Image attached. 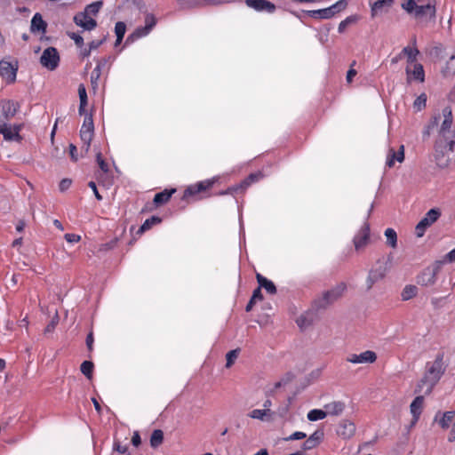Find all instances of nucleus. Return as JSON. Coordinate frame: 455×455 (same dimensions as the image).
I'll use <instances>...</instances> for the list:
<instances>
[{
  "label": "nucleus",
  "mask_w": 455,
  "mask_h": 455,
  "mask_svg": "<svg viewBox=\"0 0 455 455\" xmlns=\"http://www.w3.org/2000/svg\"><path fill=\"white\" fill-rule=\"evenodd\" d=\"M451 108L445 107L442 113L435 115L424 129L423 139L428 138L434 129L437 130L435 141V159L440 168H447L455 164V129H452Z\"/></svg>",
  "instance_id": "obj_1"
},
{
  "label": "nucleus",
  "mask_w": 455,
  "mask_h": 455,
  "mask_svg": "<svg viewBox=\"0 0 455 455\" xmlns=\"http://www.w3.org/2000/svg\"><path fill=\"white\" fill-rule=\"evenodd\" d=\"M446 368L444 353H437L434 361L426 363L425 372L417 384L414 392L416 394L424 393L426 395H430L445 373Z\"/></svg>",
  "instance_id": "obj_2"
},
{
  "label": "nucleus",
  "mask_w": 455,
  "mask_h": 455,
  "mask_svg": "<svg viewBox=\"0 0 455 455\" xmlns=\"http://www.w3.org/2000/svg\"><path fill=\"white\" fill-rule=\"evenodd\" d=\"M346 290L347 284L345 283H339L332 289L324 291L321 297L315 299L313 302L314 308L316 310L325 309L341 298Z\"/></svg>",
  "instance_id": "obj_3"
},
{
  "label": "nucleus",
  "mask_w": 455,
  "mask_h": 455,
  "mask_svg": "<svg viewBox=\"0 0 455 455\" xmlns=\"http://www.w3.org/2000/svg\"><path fill=\"white\" fill-rule=\"evenodd\" d=\"M417 2L415 0H406L402 4V8L409 14H413L417 20H420L427 15H429V20H433L435 17V5L431 4L419 5Z\"/></svg>",
  "instance_id": "obj_4"
},
{
  "label": "nucleus",
  "mask_w": 455,
  "mask_h": 455,
  "mask_svg": "<svg viewBox=\"0 0 455 455\" xmlns=\"http://www.w3.org/2000/svg\"><path fill=\"white\" fill-rule=\"evenodd\" d=\"M264 177V174L261 172H257L254 173H251L243 180L239 184L231 186L228 188L226 190L221 191L220 195H237L243 194L246 191V189L253 183L259 181Z\"/></svg>",
  "instance_id": "obj_5"
},
{
  "label": "nucleus",
  "mask_w": 455,
  "mask_h": 455,
  "mask_svg": "<svg viewBox=\"0 0 455 455\" xmlns=\"http://www.w3.org/2000/svg\"><path fill=\"white\" fill-rule=\"evenodd\" d=\"M441 216V212L437 208L429 210L423 219L417 224L415 228V234L418 237H422L427 230L432 224H434Z\"/></svg>",
  "instance_id": "obj_6"
},
{
  "label": "nucleus",
  "mask_w": 455,
  "mask_h": 455,
  "mask_svg": "<svg viewBox=\"0 0 455 455\" xmlns=\"http://www.w3.org/2000/svg\"><path fill=\"white\" fill-rule=\"evenodd\" d=\"M347 5V0H339L334 4L328 8L324 9H319V10H313L310 11V16L313 18H318V19H331L333 17L336 13L341 12L342 10L346 9Z\"/></svg>",
  "instance_id": "obj_7"
},
{
  "label": "nucleus",
  "mask_w": 455,
  "mask_h": 455,
  "mask_svg": "<svg viewBox=\"0 0 455 455\" xmlns=\"http://www.w3.org/2000/svg\"><path fill=\"white\" fill-rule=\"evenodd\" d=\"M17 72V61L12 62L5 60L0 61V76L7 84H12L16 81Z\"/></svg>",
  "instance_id": "obj_8"
},
{
  "label": "nucleus",
  "mask_w": 455,
  "mask_h": 455,
  "mask_svg": "<svg viewBox=\"0 0 455 455\" xmlns=\"http://www.w3.org/2000/svg\"><path fill=\"white\" fill-rule=\"evenodd\" d=\"M215 182V179H211L199 181L194 185L188 187L184 191L182 199L188 200L192 196H197L201 193L207 192L212 188Z\"/></svg>",
  "instance_id": "obj_9"
},
{
  "label": "nucleus",
  "mask_w": 455,
  "mask_h": 455,
  "mask_svg": "<svg viewBox=\"0 0 455 455\" xmlns=\"http://www.w3.org/2000/svg\"><path fill=\"white\" fill-rule=\"evenodd\" d=\"M60 55L56 48L48 47L44 52L40 58V63L43 67L49 70H54L59 66Z\"/></svg>",
  "instance_id": "obj_10"
},
{
  "label": "nucleus",
  "mask_w": 455,
  "mask_h": 455,
  "mask_svg": "<svg viewBox=\"0 0 455 455\" xmlns=\"http://www.w3.org/2000/svg\"><path fill=\"white\" fill-rule=\"evenodd\" d=\"M370 225L369 223L364 222L353 239V243L356 251H361L365 249L370 242Z\"/></svg>",
  "instance_id": "obj_11"
},
{
  "label": "nucleus",
  "mask_w": 455,
  "mask_h": 455,
  "mask_svg": "<svg viewBox=\"0 0 455 455\" xmlns=\"http://www.w3.org/2000/svg\"><path fill=\"white\" fill-rule=\"evenodd\" d=\"M405 71L408 80L413 79L420 83L425 81V71L422 64L415 62L413 64L407 65Z\"/></svg>",
  "instance_id": "obj_12"
},
{
  "label": "nucleus",
  "mask_w": 455,
  "mask_h": 455,
  "mask_svg": "<svg viewBox=\"0 0 455 455\" xmlns=\"http://www.w3.org/2000/svg\"><path fill=\"white\" fill-rule=\"evenodd\" d=\"M347 360L352 363H372L377 360L375 352L367 350L360 355L351 354Z\"/></svg>",
  "instance_id": "obj_13"
},
{
  "label": "nucleus",
  "mask_w": 455,
  "mask_h": 455,
  "mask_svg": "<svg viewBox=\"0 0 455 455\" xmlns=\"http://www.w3.org/2000/svg\"><path fill=\"white\" fill-rule=\"evenodd\" d=\"M424 407V396L418 395L414 398L410 405V411L412 415V419L411 422V426H414L419 419V417L422 413Z\"/></svg>",
  "instance_id": "obj_14"
},
{
  "label": "nucleus",
  "mask_w": 455,
  "mask_h": 455,
  "mask_svg": "<svg viewBox=\"0 0 455 455\" xmlns=\"http://www.w3.org/2000/svg\"><path fill=\"white\" fill-rule=\"evenodd\" d=\"M355 433V425L348 419H342L337 428V434L343 439L351 438Z\"/></svg>",
  "instance_id": "obj_15"
},
{
  "label": "nucleus",
  "mask_w": 455,
  "mask_h": 455,
  "mask_svg": "<svg viewBox=\"0 0 455 455\" xmlns=\"http://www.w3.org/2000/svg\"><path fill=\"white\" fill-rule=\"evenodd\" d=\"M248 7H251L258 12H267L272 13L275 10V5L267 0H245Z\"/></svg>",
  "instance_id": "obj_16"
},
{
  "label": "nucleus",
  "mask_w": 455,
  "mask_h": 455,
  "mask_svg": "<svg viewBox=\"0 0 455 455\" xmlns=\"http://www.w3.org/2000/svg\"><path fill=\"white\" fill-rule=\"evenodd\" d=\"M404 160V146L401 145L398 150H395L393 148L388 149L387 155L386 165L388 168L395 166V162L403 163Z\"/></svg>",
  "instance_id": "obj_17"
},
{
  "label": "nucleus",
  "mask_w": 455,
  "mask_h": 455,
  "mask_svg": "<svg viewBox=\"0 0 455 455\" xmlns=\"http://www.w3.org/2000/svg\"><path fill=\"white\" fill-rule=\"evenodd\" d=\"M74 22L86 30H92L97 26V22L94 19L88 16L87 13L83 12L77 13L74 17Z\"/></svg>",
  "instance_id": "obj_18"
},
{
  "label": "nucleus",
  "mask_w": 455,
  "mask_h": 455,
  "mask_svg": "<svg viewBox=\"0 0 455 455\" xmlns=\"http://www.w3.org/2000/svg\"><path fill=\"white\" fill-rule=\"evenodd\" d=\"M0 134L4 136L5 140L11 141L13 140H20V126L12 127L11 125L3 123L0 124Z\"/></svg>",
  "instance_id": "obj_19"
},
{
  "label": "nucleus",
  "mask_w": 455,
  "mask_h": 455,
  "mask_svg": "<svg viewBox=\"0 0 455 455\" xmlns=\"http://www.w3.org/2000/svg\"><path fill=\"white\" fill-rule=\"evenodd\" d=\"M395 0H377L371 4V18L378 16L383 12L388 11V9L394 4Z\"/></svg>",
  "instance_id": "obj_20"
},
{
  "label": "nucleus",
  "mask_w": 455,
  "mask_h": 455,
  "mask_svg": "<svg viewBox=\"0 0 455 455\" xmlns=\"http://www.w3.org/2000/svg\"><path fill=\"white\" fill-rule=\"evenodd\" d=\"M176 191V188H165L162 192L156 193L153 199L155 207L157 208L166 204Z\"/></svg>",
  "instance_id": "obj_21"
},
{
  "label": "nucleus",
  "mask_w": 455,
  "mask_h": 455,
  "mask_svg": "<svg viewBox=\"0 0 455 455\" xmlns=\"http://www.w3.org/2000/svg\"><path fill=\"white\" fill-rule=\"evenodd\" d=\"M436 281V271L427 268L418 277L417 283L422 286L433 285Z\"/></svg>",
  "instance_id": "obj_22"
},
{
  "label": "nucleus",
  "mask_w": 455,
  "mask_h": 455,
  "mask_svg": "<svg viewBox=\"0 0 455 455\" xmlns=\"http://www.w3.org/2000/svg\"><path fill=\"white\" fill-rule=\"evenodd\" d=\"M346 404L342 401H332L324 405L327 415L339 416L343 413Z\"/></svg>",
  "instance_id": "obj_23"
},
{
  "label": "nucleus",
  "mask_w": 455,
  "mask_h": 455,
  "mask_svg": "<svg viewBox=\"0 0 455 455\" xmlns=\"http://www.w3.org/2000/svg\"><path fill=\"white\" fill-rule=\"evenodd\" d=\"M47 23L43 20V17L40 13L36 12L32 20L30 30L33 33L41 32L44 34L46 32Z\"/></svg>",
  "instance_id": "obj_24"
},
{
  "label": "nucleus",
  "mask_w": 455,
  "mask_h": 455,
  "mask_svg": "<svg viewBox=\"0 0 455 455\" xmlns=\"http://www.w3.org/2000/svg\"><path fill=\"white\" fill-rule=\"evenodd\" d=\"M20 108L18 102L14 100H6L3 103V115L5 119L12 118Z\"/></svg>",
  "instance_id": "obj_25"
},
{
  "label": "nucleus",
  "mask_w": 455,
  "mask_h": 455,
  "mask_svg": "<svg viewBox=\"0 0 455 455\" xmlns=\"http://www.w3.org/2000/svg\"><path fill=\"white\" fill-rule=\"evenodd\" d=\"M108 59L102 58L97 61V65L92 70L91 74V82L92 86L95 88L98 86V80L100 79L101 76V70L103 68H105L108 64Z\"/></svg>",
  "instance_id": "obj_26"
},
{
  "label": "nucleus",
  "mask_w": 455,
  "mask_h": 455,
  "mask_svg": "<svg viewBox=\"0 0 455 455\" xmlns=\"http://www.w3.org/2000/svg\"><path fill=\"white\" fill-rule=\"evenodd\" d=\"M385 275H386V267H379L378 268L371 269L369 272V275L367 278L368 287L371 288L372 285L376 282L383 279L385 277Z\"/></svg>",
  "instance_id": "obj_27"
},
{
  "label": "nucleus",
  "mask_w": 455,
  "mask_h": 455,
  "mask_svg": "<svg viewBox=\"0 0 455 455\" xmlns=\"http://www.w3.org/2000/svg\"><path fill=\"white\" fill-rule=\"evenodd\" d=\"M323 437V431H315L303 443V449L304 450H311L317 445L320 444L322 439Z\"/></svg>",
  "instance_id": "obj_28"
},
{
  "label": "nucleus",
  "mask_w": 455,
  "mask_h": 455,
  "mask_svg": "<svg viewBox=\"0 0 455 455\" xmlns=\"http://www.w3.org/2000/svg\"><path fill=\"white\" fill-rule=\"evenodd\" d=\"M156 18L152 14H148L145 19V27L139 28L135 31V35L140 37L146 36L149 33V31L153 28V27L156 25Z\"/></svg>",
  "instance_id": "obj_29"
},
{
  "label": "nucleus",
  "mask_w": 455,
  "mask_h": 455,
  "mask_svg": "<svg viewBox=\"0 0 455 455\" xmlns=\"http://www.w3.org/2000/svg\"><path fill=\"white\" fill-rule=\"evenodd\" d=\"M256 279L259 283V286L260 288H264L267 293H269V294L276 293V287L272 281L267 279L259 273L256 274Z\"/></svg>",
  "instance_id": "obj_30"
},
{
  "label": "nucleus",
  "mask_w": 455,
  "mask_h": 455,
  "mask_svg": "<svg viewBox=\"0 0 455 455\" xmlns=\"http://www.w3.org/2000/svg\"><path fill=\"white\" fill-rule=\"evenodd\" d=\"M438 415H441V418L438 419V424L443 429H447L455 419V411H445L443 414L438 412L435 416V420Z\"/></svg>",
  "instance_id": "obj_31"
},
{
  "label": "nucleus",
  "mask_w": 455,
  "mask_h": 455,
  "mask_svg": "<svg viewBox=\"0 0 455 455\" xmlns=\"http://www.w3.org/2000/svg\"><path fill=\"white\" fill-rule=\"evenodd\" d=\"M161 222L162 219L160 217L152 216L144 221V223L140 227L139 230L137 231V234L141 235L144 232L151 229L154 226L160 224Z\"/></svg>",
  "instance_id": "obj_32"
},
{
  "label": "nucleus",
  "mask_w": 455,
  "mask_h": 455,
  "mask_svg": "<svg viewBox=\"0 0 455 455\" xmlns=\"http://www.w3.org/2000/svg\"><path fill=\"white\" fill-rule=\"evenodd\" d=\"M442 74L444 77L452 76L455 75V51L450 57L445 66L442 69Z\"/></svg>",
  "instance_id": "obj_33"
},
{
  "label": "nucleus",
  "mask_w": 455,
  "mask_h": 455,
  "mask_svg": "<svg viewBox=\"0 0 455 455\" xmlns=\"http://www.w3.org/2000/svg\"><path fill=\"white\" fill-rule=\"evenodd\" d=\"M418 294V287L413 284H408L405 285V287L403 289L401 297L402 300L407 301L409 299H411L412 298L416 297Z\"/></svg>",
  "instance_id": "obj_34"
},
{
  "label": "nucleus",
  "mask_w": 455,
  "mask_h": 455,
  "mask_svg": "<svg viewBox=\"0 0 455 455\" xmlns=\"http://www.w3.org/2000/svg\"><path fill=\"white\" fill-rule=\"evenodd\" d=\"M403 56L407 57L408 65L417 62V56L419 54V51L414 47L406 46L402 50Z\"/></svg>",
  "instance_id": "obj_35"
},
{
  "label": "nucleus",
  "mask_w": 455,
  "mask_h": 455,
  "mask_svg": "<svg viewBox=\"0 0 455 455\" xmlns=\"http://www.w3.org/2000/svg\"><path fill=\"white\" fill-rule=\"evenodd\" d=\"M164 442V432L161 429H156L150 436V446L154 449L159 447Z\"/></svg>",
  "instance_id": "obj_36"
},
{
  "label": "nucleus",
  "mask_w": 455,
  "mask_h": 455,
  "mask_svg": "<svg viewBox=\"0 0 455 455\" xmlns=\"http://www.w3.org/2000/svg\"><path fill=\"white\" fill-rule=\"evenodd\" d=\"M96 161H97V164H98L100 169L102 172V173L98 176V180L100 182H101L102 176L105 174H108L109 172V167H108V163L103 159L102 154L100 152L97 153Z\"/></svg>",
  "instance_id": "obj_37"
},
{
  "label": "nucleus",
  "mask_w": 455,
  "mask_h": 455,
  "mask_svg": "<svg viewBox=\"0 0 455 455\" xmlns=\"http://www.w3.org/2000/svg\"><path fill=\"white\" fill-rule=\"evenodd\" d=\"M296 323L301 330L307 328L313 323V314L306 313L301 315L298 317Z\"/></svg>",
  "instance_id": "obj_38"
},
{
  "label": "nucleus",
  "mask_w": 455,
  "mask_h": 455,
  "mask_svg": "<svg viewBox=\"0 0 455 455\" xmlns=\"http://www.w3.org/2000/svg\"><path fill=\"white\" fill-rule=\"evenodd\" d=\"M385 236L387 238V243L392 248H396L397 246V234L393 228H387L385 230Z\"/></svg>",
  "instance_id": "obj_39"
},
{
  "label": "nucleus",
  "mask_w": 455,
  "mask_h": 455,
  "mask_svg": "<svg viewBox=\"0 0 455 455\" xmlns=\"http://www.w3.org/2000/svg\"><path fill=\"white\" fill-rule=\"evenodd\" d=\"M93 135L94 132H80V138L84 143L83 148L84 149L85 153H88L90 149Z\"/></svg>",
  "instance_id": "obj_40"
},
{
  "label": "nucleus",
  "mask_w": 455,
  "mask_h": 455,
  "mask_svg": "<svg viewBox=\"0 0 455 455\" xmlns=\"http://www.w3.org/2000/svg\"><path fill=\"white\" fill-rule=\"evenodd\" d=\"M126 31V25L123 21H118L115 26V33L116 35V45L121 44Z\"/></svg>",
  "instance_id": "obj_41"
},
{
  "label": "nucleus",
  "mask_w": 455,
  "mask_h": 455,
  "mask_svg": "<svg viewBox=\"0 0 455 455\" xmlns=\"http://www.w3.org/2000/svg\"><path fill=\"white\" fill-rule=\"evenodd\" d=\"M326 416H327V412H326L325 409L324 410L314 409V410H311L307 413V419L310 421H316V420L323 419L326 418Z\"/></svg>",
  "instance_id": "obj_42"
},
{
  "label": "nucleus",
  "mask_w": 455,
  "mask_h": 455,
  "mask_svg": "<svg viewBox=\"0 0 455 455\" xmlns=\"http://www.w3.org/2000/svg\"><path fill=\"white\" fill-rule=\"evenodd\" d=\"M94 364L91 361H84L80 366L81 372L88 379H92Z\"/></svg>",
  "instance_id": "obj_43"
},
{
  "label": "nucleus",
  "mask_w": 455,
  "mask_h": 455,
  "mask_svg": "<svg viewBox=\"0 0 455 455\" xmlns=\"http://www.w3.org/2000/svg\"><path fill=\"white\" fill-rule=\"evenodd\" d=\"M270 415V410L269 409H254L252 410L248 416L251 419H257L260 420H266V417Z\"/></svg>",
  "instance_id": "obj_44"
},
{
  "label": "nucleus",
  "mask_w": 455,
  "mask_h": 455,
  "mask_svg": "<svg viewBox=\"0 0 455 455\" xmlns=\"http://www.w3.org/2000/svg\"><path fill=\"white\" fill-rule=\"evenodd\" d=\"M358 20H359V18L357 15H351V16L347 17L344 20H342L339 24V27H338L339 33L345 32V30L348 25L357 22Z\"/></svg>",
  "instance_id": "obj_45"
},
{
  "label": "nucleus",
  "mask_w": 455,
  "mask_h": 455,
  "mask_svg": "<svg viewBox=\"0 0 455 455\" xmlns=\"http://www.w3.org/2000/svg\"><path fill=\"white\" fill-rule=\"evenodd\" d=\"M427 96L425 92L419 95L413 102V108L416 111H420L426 108Z\"/></svg>",
  "instance_id": "obj_46"
},
{
  "label": "nucleus",
  "mask_w": 455,
  "mask_h": 455,
  "mask_svg": "<svg viewBox=\"0 0 455 455\" xmlns=\"http://www.w3.org/2000/svg\"><path fill=\"white\" fill-rule=\"evenodd\" d=\"M102 6L101 1L93 2L90 4H88L85 7V10L83 13H87V15H97Z\"/></svg>",
  "instance_id": "obj_47"
},
{
  "label": "nucleus",
  "mask_w": 455,
  "mask_h": 455,
  "mask_svg": "<svg viewBox=\"0 0 455 455\" xmlns=\"http://www.w3.org/2000/svg\"><path fill=\"white\" fill-rule=\"evenodd\" d=\"M94 132V124L92 115H86L80 132Z\"/></svg>",
  "instance_id": "obj_48"
},
{
  "label": "nucleus",
  "mask_w": 455,
  "mask_h": 455,
  "mask_svg": "<svg viewBox=\"0 0 455 455\" xmlns=\"http://www.w3.org/2000/svg\"><path fill=\"white\" fill-rule=\"evenodd\" d=\"M239 351H240L239 349H234V350L228 352V354L226 355V360H227L226 367L227 368H230L235 363V360L238 357Z\"/></svg>",
  "instance_id": "obj_49"
},
{
  "label": "nucleus",
  "mask_w": 455,
  "mask_h": 455,
  "mask_svg": "<svg viewBox=\"0 0 455 455\" xmlns=\"http://www.w3.org/2000/svg\"><path fill=\"white\" fill-rule=\"evenodd\" d=\"M78 95H79L80 102H82V105H87L86 89L83 84H81L78 87Z\"/></svg>",
  "instance_id": "obj_50"
},
{
  "label": "nucleus",
  "mask_w": 455,
  "mask_h": 455,
  "mask_svg": "<svg viewBox=\"0 0 455 455\" xmlns=\"http://www.w3.org/2000/svg\"><path fill=\"white\" fill-rule=\"evenodd\" d=\"M113 450L119 453L124 454L127 451L128 447L126 445H122L120 441L115 439L113 443Z\"/></svg>",
  "instance_id": "obj_51"
},
{
  "label": "nucleus",
  "mask_w": 455,
  "mask_h": 455,
  "mask_svg": "<svg viewBox=\"0 0 455 455\" xmlns=\"http://www.w3.org/2000/svg\"><path fill=\"white\" fill-rule=\"evenodd\" d=\"M69 37L74 40V42L77 47H82L84 45V38L80 35L76 34V33H71L69 35Z\"/></svg>",
  "instance_id": "obj_52"
},
{
  "label": "nucleus",
  "mask_w": 455,
  "mask_h": 455,
  "mask_svg": "<svg viewBox=\"0 0 455 455\" xmlns=\"http://www.w3.org/2000/svg\"><path fill=\"white\" fill-rule=\"evenodd\" d=\"M355 65V61L354 60L351 64L349 70L347 73V82L350 84L353 81V78L356 76L357 72L353 67Z\"/></svg>",
  "instance_id": "obj_53"
},
{
  "label": "nucleus",
  "mask_w": 455,
  "mask_h": 455,
  "mask_svg": "<svg viewBox=\"0 0 455 455\" xmlns=\"http://www.w3.org/2000/svg\"><path fill=\"white\" fill-rule=\"evenodd\" d=\"M65 239L68 243H78L81 240V236L79 235L68 233L65 235Z\"/></svg>",
  "instance_id": "obj_54"
},
{
  "label": "nucleus",
  "mask_w": 455,
  "mask_h": 455,
  "mask_svg": "<svg viewBox=\"0 0 455 455\" xmlns=\"http://www.w3.org/2000/svg\"><path fill=\"white\" fill-rule=\"evenodd\" d=\"M251 299H252V300H255L256 302L263 299L261 288L259 286L253 291L252 296Z\"/></svg>",
  "instance_id": "obj_55"
},
{
  "label": "nucleus",
  "mask_w": 455,
  "mask_h": 455,
  "mask_svg": "<svg viewBox=\"0 0 455 455\" xmlns=\"http://www.w3.org/2000/svg\"><path fill=\"white\" fill-rule=\"evenodd\" d=\"M307 437V435L304 432L297 431L291 435L287 440H302Z\"/></svg>",
  "instance_id": "obj_56"
},
{
  "label": "nucleus",
  "mask_w": 455,
  "mask_h": 455,
  "mask_svg": "<svg viewBox=\"0 0 455 455\" xmlns=\"http://www.w3.org/2000/svg\"><path fill=\"white\" fill-rule=\"evenodd\" d=\"M70 186H71V180H68V179H63V180L60 182L59 188H60V190L61 192H64V191H66L67 189H68Z\"/></svg>",
  "instance_id": "obj_57"
},
{
  "label": "nucleus",
  "mask_w": 455,
  "mask_h": 455,
  "mask_svg": "<svg viewBox=\"0 0 455 455\" xmlns=\"http://www.w3.org/2000/svg\"><path fill=\"white\" fill-rule=\"evenodd\" d=\"M94 337L93 332L90 331L86 337V346L89 351L93 349Z\"/></svg>",
  "instance_id": "obj_58"
},
{
  "label": "nucleus",
  "mask_w": 455,
  "mask_h": 455,
  "mask_svg": "<svg viewBox=\"0 0 455 455\" xmlns=\"http://www.w3.org/2000/svg\"><path fill=\"white\" fill-rule=\"evenodd\" d=\"M69 155L74 162H76L78 160L77 148L74 144H69Z\"/></svg>",
  "instance_id": "obj_59"
},
{
  "label": "nucleus",
  "mask_w": 455,
  "mask_h": 455,
  "mask_svg": "<svg viewBox=\"0 0 455 455\" xmlns=\"http://www.w3.org/2000/svg\"><path fill=\"white\" fill-rule=\"evenodd\" d=\"M443 262H455V248L444 256Z\"/></svg>",
  "instance_id": "obj_60"
},
{
  "label": "nucleus",
  "mask_w": 455,
  "mask_h": 455,
  "mask_svg": "<svg viewBox=\"0 0 455 455\" xmlns=\"http://www.w3.org/2000/svg\"><path fill=\"white\" fill-rule=\"evenodd\" d=\"M88 186L92 188V190L93 191L94 195H95V197L97 198L98 201H101L102 200V196H100V194L99 193L98 189H97V186H96V183L94 181H90Z\"/></svg>",
  "instance_id": "obj_61"
},
{
  "label": "nucleus",
  "mask_w": 455,
  "mask_h": 455,
  "mask_svg": "<svg viewBox=\"0 0 455 455\" xmlns=\"http://www.w3.org/2000/svg\"><path fill=\"white\" fill-rule=\"evenodd\" d=\"M132 443L138 447L141 443V438L138 431H135L132 437Z\"/></svg>",
  "instance_id": "obj_62"
},
{
  "label": "nucleus",
  "mask_w": 455,
  "mask_h": 455,
  "mask_svg": "<svg viewBox=\"0 0 455 455\" xmlns=\"http://www.w3.org/2000/svg\"><path fill=\"white\" fill-rule=\"evenodd\" d=\"M448 441L450 443H452L455 441V418H454L453 425H452L450 434L448 435Z\"/></svg>",
  "instance_id": "obj_63"
},
{
  "label": "nucleus",
  "mask_w": 455,
  "mask_h": 455,
  "mask_svg": "<svg viewBox=\"0 0 455 455\" xmlns=\"http://www.w3.org/2000/svg\"><path fill=\"white\" fill-rule=\"evenodd\" d=\"M28 324H29V322H28V316H25L23 319H21L19 322V325L20 327H25L27 331L28 330Z\"/></svg>",
  "instance_id": "obj_64"
}]
</instances>
